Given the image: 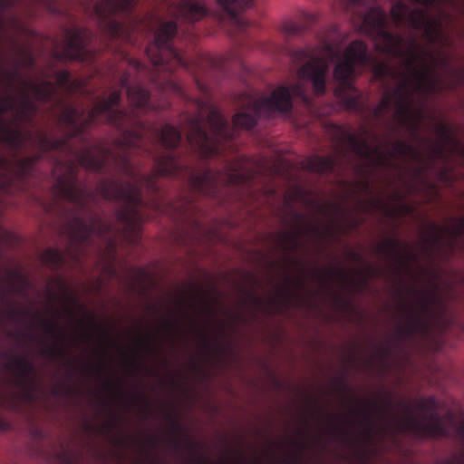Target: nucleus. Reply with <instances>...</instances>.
<instances>
[{"label": "nucleus", "instance_id": "f257e3e1", "mask_svg": "<svg viewBox=\"0 0 464 464\" xmlns=\"http://www.w3.org/2000/svg\"><path fill=\"white\" fill-rule=\"evenodd\" d=\"M336 55L333 47H325L320 53H312L309 60L298 70L297 82L289 88L280 86L269 97L246 95L242 108L235 115V128L252 127L256 117L272 111H287L292 107V98L303 97L307 84H311L314 94L321 95L325 91L328 59Z\"/></svg>", "mask_w": 464, "mask_h": 464}, {"label": "nucleus", "instance_id": "f03ea898", "mask_svg": "<svg viewBox=\"0 0 464 464\" xmlns=\"http://www.w3.org/2000/svg\"><path fill=\"white\" fill-rule=\"evenodd\" d=\"M54 86L47 82L23 79L15 98H8L0 104V112L11 111L16 120H26L34 111L36 100H45L53 92Z\"/></svg>", "mask_w": 464, "mask_h": 464}, {"label": "nucleus", "instance_id": "7ed1b4c3", "mask_svg": "<svg viewBox=\"0 0 464 464\" xmlns=\"http://www.w3.org/2000/svg\"><path fill=\"white\" fill-rule=\"evenodd\" d=\"M207 124L210 129V134L205 130L206 123L200 119L191 122L188 139L191 144H195L202 153L211 155L217 150L218 143L222 140L231 138L232 130L227 126L220 113L216 110H210L208 115Z\"/></svg>", "mask_w": 464, "mask_h": 464}, {"label": "nucleus", "instance_id": "20e7f679", "mask_svg": "<svg viewBox=\"0 0 464 464\" xmlns=\"http://www.w3.org/2000/svg\"><path fill=\"white\" fill-rule=\"evenodd\" d=\"M365 63V45L362 42H353L337 62L334 76L340 84L350 88V82L355 77L357 68Z\"/></svg>", "mask_w": 464, "mask_h": 464}, {"label": "nucleus", "instance_id": "39448f33", "mask_svg": "<svg viewBox=\"0 0 464 464\" xmlns=\"http://www.w3.org/2000/svg\"><path fill=\"white\" fill-rule=\"evenodd\" d=\"M176 24L173 21L163 23L155 34V43L147 50V54L155 64L164 63L163 56L171 55L179 63H182L180 55L169 48L168 42L176 33Z\"/></svg>", "mask_w": 464, "mask_h": 464}, {"label": "nucleus", "instance_id": "423d86ee", "mask_svg": "<svg viewBox=\"0 0 464 464\" xmlns=\"http://www.w3.org/2000/svg\"><path fill=\"white\" fill-rule=\"evenodd\" d=\"M248 168L249 163L246 160H238L231 164L223 173L217 174L212 170L202 173L195 178L193 184L195 187H200L214 179L220 182L239 183L250 177Z\"/></svg>", "mask_w": 464, "mask_h": 464}, {"label": "nucleus", "instance_id": "0eeeda50", "mask_svg": "<svg viewBox=\"0 0 464 464\" xmlns=\"http://www.w3.org/2000/svg\"><path fill=\"white\" fill-rule=\"evenodd\" d=\"M120 94L113 92L110 94L108 100L99 102L90 111L88 117L90 121H93L100 115H104L111 122H115L123 117V112L118 109V102Z\"/></svg>", "mask_w": 464, "mask_h": 464}, {"label": "nucleus", "instance_id": "6e6552de", "mask_svg": "<svg viewBox=\"0 0 464 464\" xmlns=\"http://www.w3.org/2000/svg\"><path fill=\"white\" fill-rule=\"evenodd\" d=\"M171 14L177 17L195 21L199 19L206 12L205 5L200 1L190 2L183 0L171 9Z\"/></svg>", "mask_w": 464, "mask_h": 464}, {"label": "nucleus", "instance_id": "1a4fd4ad", "mask_svg": "<svg viewBox=\"0 0 464 464\" xmlns=\"http://www.w3.org/2000/svg\"><path fill=\"white\" fill-rule=\"evenodd\" d=\"M108 156V152L102 148H90L82 152L78 160L81 165L96 169L102 167L103 161Z\"/></svg>", "mask_w": 464, "mask_h": 464}, {"label": "nucleus", "instance_id": "9d476101", "mask_svg": "<svg viewBox=\"0 0 464 464\" xmlns=\"http://www.w3.org/2000/svg\"><path fill=\"white\" fill-rule=\"evenodd\" d=\"M135 0H121L115 3L111 0H102L94 6V13L98 18L103 19L107 15L116 12L129 9Z\"/></svg>", "mask_w": 464, "mask_h": 464}, {"label": "nucleus", "instance_id": "9b49d317", "mask_svg": "<svg viewBox=\"0 0 464 464\" xmlns=\"http://www.w3.org/2000/svg\"><path fill=\"white\" fill-rule=\"evenodd\" d=\"M113 193L102 191L105 197H114L126 200L130 204H137L140 200V189L137 185L126 184L118 188L117 185H113Z\"/></svg>", "mask_w": 464, "mask_h": 464}, {"label": "nucleus", "instance_id": "f8f14e48", "mask_svg": "<svg viewBox=\"0 0 464 464\" xmlns=\"http://www.w3.org/2000/svg\"><path fill=\"white\" fill-rule=\"evenodd\" d=\"M58 185L59 190L63 197L67 198L72 201L78 202L80 204L83 203V197L85 195V191L80 187V185L75 180L65 181L63 179H60Z\"/></svg>", "mask_w": 464, "mask_h": 464}, {"label": "nucleus", "instance_id": "ddd939ff", "mask_svg": "<svg viewBox=\"0 0 464 464\" xmlns=\"http://www.w3.org/2000/svg\"><path fill=\"white\" fill-rule=\"evenodd\" d=\"M119 218L124 222L125 225V236L126 237H130L129 240L130 242H134V238L130 237V235L133 234V237H136V235L139 232V225H140V216L136 212V210L132 208L130 209H127L124 212H121L119 215Z\"/></svg>", "mask_w": 464, "mask_h": 464}, {"label": "nucleus", "instance_id": "4468645a", "mask_svg": "<svg viewBox=\"0 0 464 464\" xmlns=\"http://www.w3.org/2000/svg\"><path fill=\"white\" fill-rule=\"evenodd\" d=\"M359 152L369 158L376 165H385L386 158L384 155L383 149L378 144H369L368 141H364L362 148L359 149Z\"/></svg>", "mask_w": 464, "mask_h": 464}, {"label": "nucleus", "instance_id": "2eb2a0df", "mask_svg": "<svg viewBox=\"0 0 464 464\" xmlns=\"http://www.w3.org/2000/svg\"><path fill=\"white\" fill-rule=\"evenodd\" d=\"M180 140L179 132L170 125H165L160 132V141L168 148H173L178 145Z\"/></svg>", "mask_w": 464, "mask_h": 464}, {"label": "nucleus", "instance_id": "dca6fc26", "mask_svg": "<svg viewBox=\"0 0 464 464\" xmlns=\"http://www.w3.org/2000/svg\"><path fill=\"white\" fill-rule=\"evenodd\" d=\"M304 168L308 170L315 172L326 171L332 168V160L329 159L314 156L306 161Z\"/></svg>", "mask_w": 464, "mask_h": 464}, {"label": "nucleus", "instance_id": "f3484780", "mask_svg": "<svg viewBox=\"0 0 464 464\" xmlns=\"http://www.w3.org/2000/svg\"><path fill=\"white\" fill-rule=\"evenodd\" d=\"M130 102L137 107H143L147 104L149 95L146 91L136 86L128 91Z\"/></svg>", "mask_w": 464, "mask_h": 464}, {"label": "nucleus", "instance_id": "a211bd4d", "mask_svg": "<svg viewBox=\"0 0 464 464\" xmlns=\"http://www.w3.org/2000/svg\"><path fill=\"white\" fill-rule=\"evenodd\" d=\"M177 167V161L169 156L164 157L157 162V171L160 175H169L175 171Z\"/></svg>", "mask_w": 464, "mask_h": 464}, {"label": "nucleus", "instance_id": "6ab92c4d", "mask_svg": "<svg viewBox=\"0 0 464 464\" xmlns=\"http://www.w3.org/2000/svg\"><path fill=\"white\" fill-rule=\"evenodd\" d=\"M63 258V255L55 249H47L43 255L44 262L53 267L59 266Z\"/></svg>", "mask_w": 464, "mask_h": 464}, {"label": "nucleus", "instance_id": "aec40b11", "mask_svg": "<svg viewBox=\"0 0 464 464\" xmlns=\"http://www.w3.org/2000/svg\"><path fill=\"white\" fill-rule=\"evenodd\" d=\"M67 41L69 48L74 51L81 50L84 45L82 34L80 31L70 33Z\"/></svg>", "mask_w": 464, "mask_h": 464}, {"label": "nucleus", "instance_id": "412c9836", "mask_svg": "<svg viewBox=\"0 0 464 464\" xmlns=\"http://www.w3.org/2000/svg\"><path fill=\"white\" fill-rule=\"evenodd\" d=\"M64 121L68 123L73 124L75 127L82 125V115L77 111L72 109L65 110L63 113Z\"/></svg>", "mask_w": 464, "mask_h": 464}, {"label": "nucleus", "instance_id": "4be33fe9", "mask_svg": "<svg viewBox=\"0 0 464 464\" xmlns=\"http://www.w3.org/2000/svg\"><path fill=\"white\" fill-rule=\"evenodd\" d=\"M394 152L412 159L419 157L418 152L403 142L397 143L393 149Z\"/></svg>", "mask_w": 464, "mask_h": 464}, {"label": "nucleus", "instance_id": "5701e85b", "mask_svg": "<svg viewBox=\"0 0 464 464\" xmlns=\"http://www.w3.org/2000/svg\"><path fill=\"white\" fill-rule=\"evenodd\" d=\"M2 138L6 140L7 141L16 145L20 141L21 133L18 130L4 128L2 130Z\"/></svg>", "mask_w": 464, "mask_h": 464}, {"label": "nucleus", "instance_id": "b1692460", "mask_svg": "<svg viewBox=\"0 0 464 464\" xmlns=\"http://www.w3.org/2000/svg\"><path fill=\"white\" fill-rule=\"evenodd\" d=\"M120 24L116 22H109L107 24V30L111 35H117L120 31Z\"/></svg>", "mask_w": 464, "mask_h": 464}, {"label": "nucleus", "instance_id": "393cba45", "mask_svg": "<svg viewBox=\"0 0 464 464\" xmlns=\"http://www.w3.org/2000/svg\"><path fill=\"white\" fill-rule=\"evenodd\" d=\"M14 24V23L13 21H9L4 16H0V31H5L9 26H13Z\"/></svg>", "mask_w": 464, "mask_h": 464}, {"label": "nucleus", "instance_id": "a878e982", "mask_svg": "<svg viewBox=\"0 0 464 464\" xmlns=\"http://www.w3.org/2000/svg\"><path fill=\"white\" fill-rule=\"evenodd\" d=\"M56 80L59 84L63 85L69 80V74L66 72H61L57 74Z\"/></svg>", "mask_w": 464, "mask_h": 464}, {"label": "nucleus", "instance_id": "bb28decb", "mask_svg": "<svg viewBox=\"0 0 464 464\" xmlns=\"http://www.w3.org/2000/svg\"><path fill=\"white\" fill-rule=\"evenodd\" d=\"M220 4L227 10H229V5L236 3L237 0H218Z\"/></svg>", "mask_w": 464, "mask_h": 464}, {"label": "nucleus", "instance_id": "cd10ccee", "mask_svg": "<svg viewBox=\"0 0 464 464\" xmlns=\"http://www.w3.org/2000/svg\"><path fill=\"white\" fill-rule=\"evenodd\" d=\"M429 403V413L430 415V418L432 419V420H437L436 417L433 415V411H432V406H433V403L432 401H427Z\"/></svg>", "mask_w": 464, "mask_h": 464}, {"label": "nucleus", "instance_id": "c85d7f7f", "mask_svg": "<svg viewBox=\"0 0 464 464\" xmlns=\"http://www.w3.org/2000/svg\"><path fill=\"white\" fill-rule=\"evenodd\" d=\"M14 2V0H0V6L5 7L9 5H11Z\"/></svg>", "mask_w": 464, "mask_h": 464}, {"label": "nucleus", "instance_id": "c756f323", "mask_svg": "<svg viewBox=\"0 0 464 464\" xmlns=\"http://www.w3.org/2000/svg\"><path fill=\"white\" fill-rule=\"evenodd\" d=\"M420 302H421V305H422L424 308H426V306H427V304H427V303H428V301H427V300H424V299L421 297Z\"/></svg>", "mask_w": 464, "mask_h": 464}, {"label": "nucleus", "instance_id": "7c9ffc66", "mask_svg": "<svg viewBox=\"0 0 464 464\" xmlns=\"http://www.w3.org/2000/svg\"><path fill=\"white\" fill-rule=\"evenodd\" d=\"M144 183H146V185H147L148 187H150V186H151V182H150V180H149V179H146V180L144 181Z\"/></svg>", "mask_w": 464, "mask_h": 464}, {"label": "nucleus", "instance_id": "2f4dec72", "mask_svg": "<svg viewBox=\"0 0 464 464\" xmlns=\"http://www.w3.org/2000/svg\"><path fill=\"white\" fill-rule=\"evenodd\" d=\"M425 430H426L427 431H429V432H432V431H433V430H432V429H431V428H430V427H425Z\"/></svg>", "mask_w": 464, "mask_h": 464}, {"label": "nucleus", "instance_id": "473e14b6", "mask_svg": "<svg viewBox=\"0 0 464 464\" xmlns=\"http://www.w3.org/2000/svg\"><path fill=\"white\" fill-rule=\"evenodd\" d=\"M300 53L306 54V53H304V51H301Z\"/></svg>", "mask_w": 464, "mask_h": 464}]
</instances>
